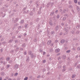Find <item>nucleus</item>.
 <instances>
[{
  "label": "nucleus",
  "instance_id": "49",
  "mask_svg": "<svg viewBox=\"0 0 80 80\" xmlns=\"http://www.w3.org/2000/svg\"><path fill=\"white\" fill-rule=\"evenodd\" d=\"M39 51L41 52H43V50L42 49H40Z\"/></svg>",
  "mask_w": 80,
  "mask_h": 80
},
{
  "label": "nucleus",
  "instance_id": "64",
  "mask_svg": "<svg viewBox=\"0 0 80 80\" xmlns=\"http://www.w3.org/2000/svg\"><path fill=\"white\" fill-rule=\"evenodd\" d=\"M8 80H12V79H11V78H9L8 79Z\"/></svg>",
  "mask_w": 80,
  "mask_h": 80
},
{
  "label": "nucleus",
  "instance_id": "54",
  "mask_svg": "<svg viewBox=\"0 0 80 80\" xmlns=\"http://www.w3.org/2000/svg\"><path fill=\"white\" fill-rule=\"evenodd\" d=\"M69 70H70V71H71V70H72V68H69Z\"/></svg>",
  "mask_w": 80,
  "mask_h": 80
},
{
  "label": "nucleus",
  "instance_id": "62",
  "mask_svg": "<svg viewBox=\"0 0 80 80\" xmlns=\"http://www.w3.org/2000/svg\"><path fill=\"white\" fill-rule=\"evenodd\" d=\"M58 10H56L55 11V13H57V12H58Z\"/></svg>",
  "mask_w": 80,
  "mask_h": 80
},
{
  "label": "nucleus",
  "instance_id": "31",
  "mask_svg": "<svg viewBox=\"0 0 80 80\" xmlns=\"http://www.w3.org/2000/svg\"><path fill=\"white\" fill-rule=\"evenodd\" d=\"M14 76H17L18 75V73L16 72L14 74Z\"/></svg>",
  "mask_w": 80,
  "mask_h": 80
},
{
  "label": "nucleus",
  "instance_id": "58",
  "mask_svg": "<svg viewBox=\"0 0 80 80\" xmlns=\"http://www.w3.org/2000/svg\"><path fill=\"white\" fill-rule=\"evenodd\" d=\"M71 32H72V34H74V33H75V32H74V31H72Z\"/></svg>",
  "mask_w": 80,
  "mask_h": 80
},
{
  "label": "nucleus",
  "instance_id": "46",
  "mask_svg": "<svg viewBox=\"0 0 80 80\" xmlns=\"http://www.w3.org/2000/svg\"><path fill=\"white\" fill-rule=\"evenodd\" d=\"M61 58L60 57H59L58 58V60H60Z\"/></svg>",
  "mask_w": 80,
  "mask_h": 80
},
{
  "label": "nucleus",
  "instance_id": "25",
  "mask_svg": "<svg viewBox=\"0 0 80 80\" xmlns=\"http://www.w3.org/2000/svg\"><path fill=\"white\" fill-rule=\"evenodd\" d=\"M64 16L65 17H67V18H68V14H64Z\"/></svg>",
  "mask_w": 80,
  "mask_h": 80
},
{
  "label": "nucleus",
  "instance_id": "40",
  "mask_svg": "<svg viewBox=\"0 0 80 80\" xmlns=\"http://www.w3.org/2000/svg\"><path fill=\"white\" fill-rule=\"evenodd\" d=\"M2 17H4L5 16V13L4 14H2Z\"/></svg>",
  "mask_w": 80,
  "mask_h": 80
},
{
  "label": "nucleus",
  "instance_id": "12",
  "mask_svg": "<svg viewBox=\"0 0 80 80\" xmlns=\"http://www.w3.org/2000/svg\"><path fill=\"white\" fill-rule=\"evenodd\" d=\"M18 18H17L15 19V20H14L15 22H18Z\"/></svg>",
  "mask_w": 80,
  "mask_h": 80
},
{
  "label": "nucleus",
  "instance_id": "57",
  "mask_svg": "<svg viewBox=\"0 0 80 80\" xmlns=\"http://www.w3.org/2000/svg\"><path fill=\"white\" fill-rule=\"evenodd\" d=\"M0 63H3V61H1L0 62Z\"/></svg>",
  "mask_w": 80,
  "mask_h": 80
},
{
  "label": "nucleus",
  "instance_id": "16",
  "mask_svg": "<svg viewBox=\"0 0 80 80\" xmlns=\"http://www.w3.org/2000/svg\"><path fill=\"white\" fill-rule=\"evenodd\" d=\"M22 46L23 47H25L26 45H25V43H24L22 44Z\"/></svg>",
  "mask_w": 80,
  "mask_h": 80
},
{
  "label": "nucleus",
  "instance_id": "8",
  "mask_svg": "<svg viewBox=\"0 0 80 80\" xmlns=\"http://www.w3.org/2000/svg\"><path fill=\"white\" fill-rule=\"evenodd\" d=\"M1 75L2 76H4V75H5V73L3 72H2L1 73Z\"/></svg>",
  "mask_w": 80,
  "mask_h": 80
},
{
  "label": "nucleus",
  "instance_id": "19",
  "mask_svg": "<svg viewBox=\"0 0 80 80\" xmlns=\"http://www.w3.org/2000/svg\"><path fill=\"white\" fill-rule=\"evenodd\" d=\"M80 33V31H78L76 32V34H79Z\"/></svg>",
  "mask_w": 80,
  "mask_h": 80
},
{
  "label": "nucleus",
  "instance_id": "10",
  "mask_svg": "<svg viewBox=\"0 0 80 80\" xmlns=\"http://www.w3.org/2000/svg\"><path fill=\"white\" fill-rule=\"evenodd\" d=\"M54 15V12L53 11L50 14V15H51V16H52V15Z\"/></svg>",
  "mask_w": 80,
  "mask_h": 80
},
{
  "label": "nucleus",
  "instance_id": "39",
  "mask_svg": "<svg viewBox=\"0 0 80 80\" xmlns=\"http://www.w3.org/2000/svg\"><path fill=\"white\" fill-rule=\"evenodd\" d=\"M36 22H38V21H39V18H38L36 20Z\"/></svg>",
  "mask_w": 80,
  "mask_h": 80
},
{
  "label": "nucleus",
  "instance_id": "27",
  "mask_svg": "<svg viewBox=\"0 0 80 80\" xmlns=\"http://www.w3.org/2000/svg\"><path fill=\"white\" fill-rule=\"evenodd\" d=\"M30 15H31V16H32V15H33V12H30Z\"/></svg>",
  "mask_w": 80,
  "mask_h": 80
},
{
  "label": "nucleus",
  "instance_id": "30",
  "mask_svg": "<svg viewBox=\"0 0 80 80\" xmlns=\"http://www.w3.org/2000/svg\"><path fill=\"white\" fill-rule=\"evenodd\" d=\"M12 40H13V39L10 40L9 42V43H12Z\"/></svg>",
  "mask_w": 80,
  "mask_h": 80
},
{
  "label": "nucleus",
  "instance_id": "14",
  "mask_svg": "<svg viewBox=\"0 0 80 80\" xmlns=\"http://www.w3.org/2000/svg\"><path fill=\"white\" fill-rule=\"evenodd\" d=\"M62 58H63V59H65V58H66V57L65 56V55H63Z\"/></svg>",
  "mask_w": 80,
  "mask_h": 80
},
{
  "label": "nucleus",
  "instance_id": "52",
  "mask_svg": "<svg viewBox=\"0 0 80 80\" xmlns=\"http://www.w3.org/2000/svg\"><path fill=\"white\" fill-rule=\"evenodd\" d=\"M53 2H52V3H51V6L52 7V6H53Z\"/></svg>",
  "mask_w": 80,
  "mask_h": 80
},
{
  "label": "nucleus",
  "instance_id": "41",
  "mask_svg": "<svg viewBox=\"0 0 80 80\" xmlns=\"http://www.w3.org/2000/svg\"><path fill=\"white\" fill-rule=\"evenodd\" d=\"M10 65H7V68H8V67H10Z\"/></svg>",
  "mask_w": 80,
  "mask_h": 80
},
{
  "label": "nucleus",
  "instance_id": "13",
  "mask_svg": "<svg viewBox=\"0 0 80 80\" xmlns=\"http://www.w3.org/2000/svg\"><path fill=\"white\" fill-rule=\"evenodd\" d=\"M75 77H76V75L75 74H73L72 76V78H75Z\"/></svg>",
  "mask_w": 80,
  "mask_h": 80
},
{
  "label": "nucleus",
  "instance_id": "23",
  "mask_svg": "<svg viewBox=\"0 0 80 80\" xmlns=\"http://www.w3.org/2000/svg\"><path fill=\"white\" fill-rule=\"evenodd\" d=\"M21 23H24V20H22L20 22Z\"/></svg>",
  "mask_w": 80,
  "mask_h": 80
},
{
  "label": "nucleus",
  "instance_id": "45",
  "mask_svg": "<svg viewBox=\"0 0 80 80\" xmlns=\"http://www.w3.org/2000/svg\"><path fill=\"white\" fill-rule=\"evenodd\" d=\"M77 49L78 50H80V47H78L77 48Z\"/></svg>",
  "mask_w": 80,
  "mask_h": 80
},
{
  "label": "nucleus",
  "instance_id": "36",
  "mask_svg": "<svg viewBox=\"0 0 80 80\" xmlns=\"http://www.w3.org/2000/svg\"><path fill=\"white\" fill-rule=\"evenodd\" d=\"M66 19V18H62V20L64 21V20H65Z\"/></svg>",
  "mask_w": 80,
  "mask_h": 80
},
{
  "label": "nucleus",
  "instance_id": "7",
  "mask_svg": "<svg viewBox=\"0 0 80 80\" xmlns=\"http://www.w3.org/2000/svg\"><path fill=\"white\" fill-rule=\"evenodd\" d=\"M68 9H65L63 10V13H65V12H68Z\"/></svg>",
  "mask_w": 80,
  "mask_h": 80
},
{
  "label": "nucleus",
  "instance_id": "48",
  "mask_svg": "<svg viewBox=\"0 0 80 80\" xmlns=\"http://www.w3.org/2000/svg\"><path fill=\"white\" fill-rule=\"evenodd\" d=\"M14 52V51H13V50H11V52L13 53Z\"/></svg>",
  "mask_w": 80,
  "mask_h": 80
},
{
  "label": "nucleus",
  "instance_id": "32",
  "mask_svg": "<svg viewBox=\"0 0 80 80\" xmlns=\"http://www.w3.org/2000/svg\"><path fill=\"white\" fill-rule=\"evenodd\" d=\"M29 60V57H27L26 59V61H28Z\"/></svg>",
  "mask_w": 80,
  "mask_h": 80
},
{
  "label": "nucleus",
  "instance_id": "21",
  "mask_svg": "<svg viewBox=\"0 0 80 80\" xmlns=\"http://www.w3.org/2000/svg\"><path fill=\"white\" fill-rule=\"evenodd\" d=\"M77 10H78V11H79V10H80V8H79V7H78V6H77Z\"/></svg>",
  "mask_w": 80,
  "mask_h": 80
},
{
  "label": "nucleus",
  "instance_id": "17",
  "mask_svg": "<svg viewBox=\"0 0 80 80\" xmlns=\"http://www.w3.org/2000/svg\"><path fill=\"white\" fill-rule=\"evenodd\" d=\"M6 60L7 61H9V60H10V58L9 57H8L7 58Z\"/></svg>",
  "mask_w": 80,
  "mask_h": 80
},
{
  "label": "nucleus",
  "instance_id": "61",
  "mask_svg": "<svg viewBox=\"0 0 80 80\" xmlns=\"http://www.w3.org/2000/svg\"><path fill=\"white\" fill-rule=\"evenodd\" d=\"M78 4L79 5H80V2H78Z\"/></svg>",
  "mask_w": 80,
  "mask_h": 80
},
{
  "label": "nucleus",
  "instance_id": "38",
  "mask_svg": "<svg viewBox=\"0 0 80 80\" xmlns=\"http://www.w3.org/2000/svg\"><path fill=\"white\" fill-rule=\"evenodd\" d=\"M49 24L51 26H52V25H53L52 24V22H49Z\"/></svg>",
  "mask_w": 80,
  "mask_h": 80
},
{
  "label": "nucleus",
  "instance_id": "51",
  "mask_svg": "<svg viewBox=\"0 0 80 80\" xmlns=\"http://www.w3.org/2000/svg\"><path fill=\"white\" fill-rule=\"evenodd\" d=\"M3 65H5V64H6V62H4L3 63Z\"/></svg>",
  "mask_w": 80,
  "mask_h": 80
},
{
  "label": "nucleus",
  "instance_id": "4",
  "mask_svg": "<svg viewBox=\"0 0 80 80\" xmlns=\"http://www.w3.org/2000/svg\"><path fill=\"white\" fill-rule=\"evenodd\" d=\"M30 57L31 58H34V57H35V56H34L33 54H32L31 55Z\"/></svg>",
  "mask_w": 80,
  "mask_h": 80
},
{
  "label": "nucleus",
  "instance_id": "20",
  "mask_svg": "<svg viewBox=\"0 0 80 80\" xmlns=\"http://www.w3.org/2000/svg\"><path fill=\"white\" fill-rule=\"evenodd\" d=\"M70 50H68L66 51V52L68 53H70Z\"/></svg>",
  "mask_w": 80,
  "mask_h": 80
},
{
  "label": "nucleus",
  "instance_id": "11",
  "mask_svg": "<svg viewBox=\"0 0 80 80\" xmlns=\"http://www.w3.org/2000/svg\"><path fill=\"white\" fill-rule=\"evenodd\" d=\"M52 35H53L54 34H55V32L54 31H52L51 33Z\"/></svg>",
  "mask_w": 80,
  "mask_h": 80
},
{
  "label": "nucleus",
  "instance_id": "18",
  "mask_svg": "<svg viewBox=\"0 0 80 80\" xmlns=\"http://www.w3.org/2000/svg\"><path fill=\"white\" fill-rule=\"evenodd\" d=\"M80 24L78 25L76 27V28H80Z\"/></svg>",
  "mask_w": 80,
  "mask_h": 80
},
{
  "label": "nucleus",
  "instance_id": "47",
  "mask_svg": "<svg viewBox=\"0 0 80 80\" xmlns=\"http://www.w3.org/2000/svg\"><path fill=\"white\" fill-rule=\"evenodd\" d=\"M24 55H27V52H24Z\"/></svg>",
  "mask_w": 80,
  "mask_h": 80
},
{
  "label": "nucleus",
  "instance_id": "53",
  "mask_svg": "<svg viewBox=\"0 0 80 80\" xmlns=\"http://www.w3.org/2000/svg\"><path fill=\"white\" fill-rule=\"evenodd\" d=\"M40 75H39V76H38V78H40Z\"/></svg>",
  "mask_w": 80,
  "mask_h": 80
},
{
  "label": "nucleus",
  "instance_id": "3",
  "mask_svg": "<svg viewBox=\"0 0 80 80\" xmlns=\"http://www.w3.org/2000/svg\"><path fill=\"white\" fill-rule=\"evenodd\" d=\"M56 53H58V52H60V49H55V50Z\"/></svg>",
  "mask_w": 80,
  "mask_h": 80
},
{
  "label": "nucleus",
  "instance_id": "55",
  "mask_svg": "<svg viewBox=\"0 0 80 80\" xmlns=\"http://www.w3.org/2000/svg\"><path fill=\"white\" fill-rule=\"evenodd\" d=\"M72 50H76V49L75 48H72Z\"/></svg>",
  "mask_w": 80,
  "mask_h": 80
},
{
  "label": "nucleus",
  "instance_id": "2",
  "mask_svg": "<svg viewBox=\"0 0 80 80\" xmlns=\"http://www.w3.org/2000/svg\"><path fill=\"white\" fill-rule=\"evenodd\" d=\"M28 55H30V56L31 55H32L33 53H32V51H29L28 52Z\"/></svg>",
  "mask_w": 80,
  "mask_h": 80
},
{
  "label": "nucleus",
  "instance_id": "59",
  "mask_svg": "<svg viewBox=\"0 0 80 80\" xmlns=\"http://www.w3.org/2000/svg\"><path fill=\"white\" fill-rule=\"evenodd\" d=\"M46 53H45V52H43V55H45Z\"/></svg>",
  "mask_w": 80,
  "mask_h": 80
},
{
  "label": "nucleus",
  "instance_id": "26",
  "mask_svg": "<svg viewBox=\"0 0 80 80\" xmlns=\"http://www.w3.org/2000/svg\"><path fill=\"white\" fill-rule=\"evenodd\" d=\"M74 1L75 3H77V0H74Z\"/></svg>",
  "mask_w": 80,
  "mask_h": 80
},
{
  "label": "nucleus",
  "instance_id": "5",
  "mask_svg": "<svg viewBox=\"0 0 80 80\" xmlns=\"http://www.w3.org/2000/svg\"><path fill=\"white\" fill-rule=\"evenodd\" d=\"M65 42V40L62 39L60 43H63Z\"/></svg>",
  "mask_w": 80,
  "mask_h": 80
},
{
  "label": "nucleus",
  "instance_id": "44",
  "mask_svg": "<svg viewBox=\"0 0 80 80\" xmlns=\"http://www.w3.org/2000/svg\"><path fill=\"white\" fill-rule=\"evenodd\" d=\"M53 45H54V44L53 43H52V44H51V47H52V46H53Z\"/></svg>",
  "mask_w": 80,
  "mask_h": 80
},
{
  "label": "nucleus",
  "instance_id": "43",
  "mask_svg": "<svg viewBox=\"0 0 80 80\" xmlns=\"http://www.w3.org/2000/svg\"><path fill=\"white\" fill-rule=\"evenodd\" d=\"M77 67L78 68H80V65H78L77 66Z\"/></svg>",
  "mask_w": 80,
  "mask_h": 80
},
{
  "label": "nucleus",
  "instance_id": "37",
  "mask_svg": "<svg viewBox=\"0 0 80 80\" xmlns=\"http://www.w3.org/2000/svg\"><path fill=\"white\" fill-rule=\"evenodd\" d=\"M50 52H53V49H50Z\"/></svg>",
  "mask_w": 80,
  "mask_h": 80
},
{
  "label": "nucleus",
  "instance_id": "24",
  "mask_svg": "<svg viewBox=\"0 0 80 80\" xmlns=\"http://www.w3.org/2000/svg\"><path fill=\"white\" fill-rule=\"evenodd\" d=\"M2 60H3V58H0V61H2Z\"/></svg>",
  "mask_w": 80,
  "mask_h": 80
},
{
  "label": "nucleus",
  "instance_id": "6",
  "mask_svg": "<svg viewBox=\"0 0 80 80\" xmlns=\"http://www.w3.org/2000/svg\"><path fill=\"white\" fill-rule=\"evenodd\" d=\"M51 43H52V41H51V40L48 41V45H50Z\"/></svg>",
  "mask_w": 80,
  "mask_h": 80
},
{
  "label": "nucleus",
  "instance_id": "28",
  "mask_svg": "<svg viewBox=\"0 0 80 80\" xmlns=\"http://www.w3.org/2000/svg\"><path fill=\"white\" fill-rule=\"evenodd\" d=\"M65 70H66V69H63L62 70V72H65Z\"/></svg>",
  "mask_w": 80,
  "mask_h": 80
},
{
  "label": "nucleus",
  "instance_id": "34",
  "mask_svg": "<svg viewBox=\"0 0 80 80\" xmlns=\"http://www.w3.org/2000/svg\"><path fill=\"white\" fill-rule=\"evenodd\" d=\"M34 41L35 42H37V38H34Z\"/></svg>",
  "mask_w": 80,
  "mask_h": 80
},
{
  "label": "nucleus",
  "instance_id": "9",
  "mask_svg": "<svg viewBox=\"0 0 80 80\" xmlns=\"http://www.w3.org/2000/svg\"><path fill=\"white\" fill-rule=\"evenodd\" d=\"M58 28H58V26H57L56 28H55L56 30V31L58 30Z\"/></svg>",
  "mask_w": 80,
  "mask_h": 80
},
{
  "label": "nucleus",
  "instance_id": "22",
  "mask_svg": "<svg viewBox=\"0 0 80 80\" xmlns=\"http://www.w3.org/2000/svg\"><path fill=\"white\" fill-rule=\"evenodd\" d=\"M69 8H73V6H72V5H70L69 6Z\"/></svg>",
  "mask_w": 80,
  "mask_h": 80
},
{
  "label": "nucleus",
  "instance_id": "1",
  "mask_svg": "<svg viewBox=\"0 0 80 80\" xmlns=\"http://www.w3.org/2000/svg\"><path fill=\"white\" fill-rule=\"evenodd\" d=\"M18 64H15L14 65V68L15 70H17V69H18Z\"/></svg>",
  "mask_w": 80,
  "mask_h": 80
},
{
  "label": "nucleus",
  "instance_id": "60",
  "mask_svg": "<svg viewBox=\"0 0 80 80\" xmlns=\"http://www.w3.org/2000/svg\"><path fill=\"white\" fill-rule=\"evenodd\" d=\"M55 43H57L58 42V40H56L55 41Z\"/></svg>",
  "mask_w": 80,
  "mask_h": 80
},
{
  "label": "nucleus",
  "instance_id": "63",
  "mask_svg": "<svg viewBox=\"0 0 80 80\" xmlns=\"http://www.w3.org/2000/svg\"><path fill=\"white\" fill-rule=\"evenodd\" d=\"M21 28V26H19L18 28V29H20V28Z\"/></svg>",
  "mask_w": 80,
  "mask_h": 80
},
{
  "label": "nucleus",
  "instance_id": "50",
  "mask_svg": "<svg viewBox=\"0 0 80 80\" xmlns=\"http://www.w3.org/2000/svg\"><path fill=\"white\" fill-rule=\"evenodd\" d=\"M58 68H62V66L60 65V66H59Z\"/></svg>",
  "mask_w": 80,
  "mask_h": 80
},
{
  "label": "nucleus",
  "instance_id": "42",
  "mask_svg": "<svg viewBox=\"0 0 80 80\" xmlns=\"http://www.w3.org/2000/svg\"><path fill=\"white\" fill-rule=\"evenodd\" d=\"M45 71H46V69H44L43 70H42V72H45Z\"/></svg>",
  "mask_w": 80,
  "mask_h": 80
},
{
  "label": "nucleus",
  "instance_id": "35",
  "mask_svg": "<svg viewBox=\"0 0 80 80\" xmlns=\"http://www.w3.org/2000/svg\"><path fill=\"white\" fill-rule=\"evenodd\" d=\"M60 18V16H59V15H58L57 16V18Z\"/></svg>",
  "mask_w": 80,
  "mask_h": 80
},
{
  "label": "nucleus",
  "instance_id": "15",
  "mask_svg": "<svg viewBox=\"0 0 80 80\" xmlns=\"http://www.w3.org/2000/svg\"><path fill=\"white\" fill-rule=\"evenodd\" d=\"M28 24H26L25 25L24 27L25 28H27V27H28Z\"/></svg>",
  "mask_w": 80,
  "mask_h": 80
},
{
  "label": "nucleus",
  "instance_id": "33",
  "mask_svg": "<svg viewBox=\"0 0 80 80\" xmlns=\"http://www.w3.org/2000/svg\"><path fill=\"white\" fill-rule=\"evenodd\" d=\"M46 62L45 60H42V63H45Z\"/></svg>",
  "mask_w": 80,
  "mask_h": 80
},
{
  "label": "nucleus",
  "instance_id": "29",
  "mask_svg": "<svg viewBox=\"0 0 80 80\" xmlns=\"http://www.w3.org/2000/svg\"><path fill=\"white\" fill-rule=\"evenodd\" d=\"M24 80H28V77H26L24 78Z\"/></svg>",
  "mask_w": 80,
  "mask_h": 80
},
{
  "label": "nucleus",
  "instance_id": "56",
  "mask_svg": "<svg viewBox=\"0 0 80 80\" xmlns=\"http://www.w3.org/2000/svg\"><path fill=\"white\" fill-rule=\"evenodd\" d=\"M30 78L31 79H32V76H30Z\"/></svg>",
  "mask_w": 80,
  "mask_h": 80
}]
</instances>
